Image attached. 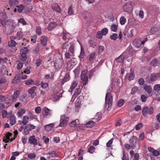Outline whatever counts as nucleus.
<instances>
[{
    "instance_id": "f257e3e1",
    "label": "nucleus",
    "mask_w": 160,
    "mask_h": 160,
    "mask_svg": "<svg viewBox=\"0 0 160 160\" xmlns=\"http://www.w3.org/2000/svg\"><path fill=\"white\" fill-rule=\"evenodd\" d=\"M18 0H11V8H14L13 11L16 12L17 11L16 7H18L17 11L19 13H21L24 9L25 7L22 4L18 6Z\"/></svg>"
},
{
    "instance_id": "f03ea898",
    "label": "nucleus",
    "mask_w": 160,
    "mask_h": 160,
    "mask_svg": "<svg viewBox=\"0 0 160 160\" xmlns=\"http://www.w3.org/2000/svg\"><path fill=\"white\" fill-rule=\"evenodd\" d=\"M135 3L132 2L128 1L126 2L123 7L124 11L128 13L131 12L133 7L135 6Z\"/></svg>"
},
{
    "instance_id": "7ed1b4c3",
    "label": "nucleus",
    "mask_w": 160,
    "mask_h": 160,
    "mask_svg": "<svg viewBox=\"0 0 160 160\" xmlns=\"http://www.w3.org/2000/svg\"><path fill=\"white\" fill-rule=\"evenodd\" d=\"M154 112V108L152 106L150 107L149 108L148 106H144L142 109V114L144 117H147L148 113L150 115L153 114Z\"/></svg>"
},
{
    "instance_id": "20e7f679",
    "label": "nucleus",
    "mask_w": 160,
    "mask_h": 160,
    "mask_svg": "<svg viewBox=\"0 0 160 160\" xmlns=\"http://www.w3.org/2000/svg\"><path fill=\"white\" fill-rule=\"evenodd\" d=\"M63 64V61L62 56L57 57L54 62L55 68L57 69H60Z\"/></svg>"
},
{
    "instance_id": "39448f33",
    "label": "nucleus",
    "mask_w": 160,
    "mask_h": 160,
    "mask_svg": "<svg viewBox=\"0 0 160 160\" xmlns=\"http://www.w3.org/2000/svg\"><path fill=\"white\" fill-rule=\"evenodd\" d=\"M132 137V138L129 140V142L131 145V148L132 149H134L137 143L138 142L139 143L140 141L136 136H133Z\"/></svg>"
},
{
    "instance_id": "423d86ee",
    "label": "nucleus",
    "mask_w": 160,
    "mask_h": 160,
    "mask_svg": "<svg viewBox=\"0 0 160 160\" xmlns=\"http://www.w3.org/2000/svg\"><path fill=\"white\" fill-rule=\"evenodd\" d=\"M112 97L111 92L107 93L105 97V103L108 104V108L111 107L113 101Z\"/></svg>"
},
{
    "instance_id": "0eeeda50",
    "label": "nucleus",
    "mask_w": 160,
    "mask_h": 160,
    "mask_svg": "<svg viewBox=\"0 0 160 160\" xmlns=\"http://www.w3.org/2000/svg\"><path fill=\"white\" fill-rule=\"evenodd\" d=\"M68 118L65 115H62L61 116L60 123L58 126L60 127H65L68 123Z\"/></svg>"
},
{
    "instance_id": "6e6552de",
    "label": "nucleus",
    "mask_w": 160,
    "mask_h": 160,
    "mask_svg": "<svg viewBox=\"0 0 160 160\" xmlns=\"http://www.w3.org/2000/svg\"><path fill=\"white\" fill-rule=\"evenodd\" d=\"M82 88V87L80 85H78L76 89L75 90L74 93L72 96V100L73 101L75 98L81 93V91Z\"/></svg>"
},
{
    "instance_id": "1a4fd4ad",
    "label": "nucleus",
    "mask_w": 160,
    "mask_h": 160,
    "mask_svg": "<svg viewBox=\"0 0 160 160\" xmlns=\"http://www.w3.org/2000/svg\"><path fill=\"white\" fill-rule=\"evenodd\" d=\"M8 22L7 19V17L6 14H3L2 16V18H0V26H5L7 25V23Z\"/></svg>"
},
{
    "instance_id": "9d476101",
    "label": "nucleus",
    "mask_w": 160,
    "mask_h": 160,
    "mask_svg": "<svg viewBox=\"0 0 160 160\" xmlns=\"http://www.w3.org/2000/svg\"><path fill=\"white\" fill-rule=\"evenodd\" d=\"M77 61L76 58H73L67 63V67L68 68H72L77 63Z\"/></svg>"
},
{
    "instance_id": "9b49d317",
    "label": "nucleus",
    "mask_w": 160,
    "mask_h": 160,
    "mask_svg": "<svg viewBox=\"0 0 160 160\" xmlns=\"http://www.w3.org/2000/svg\"><path fill=\"white\" fill-rule=\"evenodd\" d=\"M150 77L152 82L156 81L158 78H160V72L158 73H153L150 74Z\"/></svg>"
},
{
    "instance_id": "f8f14e48",
    "label": "nucleus",
    "mask_w": 160,
    "mask_h": 160,
    "mask_svg": "<svg viewBox=\"0 0 160 160\" xmlns=\"http://www.w3.org/2000/svg\"><path fill=\"white\" fill-rule=\"evenodd\" d=\"M52 9L58 13H61V9L59 5L57 3H53L51 6Z\"/></svg>"
},
{
    "instance_id": "ddd939ff",
    "label": "nucleus",
    "mask_w": 160,
    "mask_h": 160,
    "mask_svg": "<svg viewBox=\"0 0 160 160\" xmlns=\"http://www.w3.org/2000/svg\"><path fill=\"white\" fill-rule=\"evenodd\" d=\"M28 142L30 144H33L34 145H37L38 144L37 140L35 138L34 135L30 137Z\"/></svg>"
},
{
    "instance_id": "4468645a",
    "label": "nucleus",
    "mask_w": 160,
    "mask_h": 160,
    "mask_svg": "<svg viewBox=\"0 0 160 160\" xmlns=\"http://www.w3.org/2000/svg\"><path fill=\"white\" fill-rule=\"evenodd\" d=\"M37 87L36 86H33L29 89L28 91V93L30 94L31 96L33 98H34V97L32 96V95L33 96H36V92H35V91L37 89Z\"/></svg>"
},
{
    "instance_id": "2eb2a0df",
    "label": "nucleus",
    "mask_w": 160,
    "mask_h": 160,
    "mask_svg": "<svg viewBox=\"0 0 160 160\" xmlns=\"http://www.w3.org/2000/svg\"><path fill=\"white\" fill-rule=\"evenodd\" d=\"M20 93V92L19 90H16L14 91V94L11 96L12 99H13V102H15L16 101L18 98L19 96Z\"/></svg>"
},
{
    "instance_id": "dca6fc26",
    "label": "nucleus",
    "mask_w": 160,
    "mask_h": 160,
    "mask_svg": "<svg viewBox=\"0 0 160 160\" xmlns=\"http://www.w3.org/2000/svg\"><path fill=\"white\" fill-rule=\"evenodd\" d=\"M61 36L64 41L66 40L67 39H69L70 38L69 34L67 32L63 31L61 35Z\"/></svg>"
},
{
    "instance_id": "f3484780",
    "label": "nucleus",
    "mask_w": 160,
    "mask_h": 160,
    "mask_svg": "<svg viewBox=\"0 0 160 160\" xmlns=\"http://www.w3.org/2000/svg\"><path fill=\"white\" fill-rule=\"evenodd\" d=\"M96 58V53L95 52H92L89 54V62L92 63L93 62L94 60Z\"/></svg>"
},
{
    "instance_id": "a211bd4d",
    "label": "nucleus",
    "mask_w": 160,
    "mask_h": 160,
    "mask_svg": "<svg viewBox=\"0 0 160 160\" xmlns=\"http://www.w3.org/2000/svg\"><path fill=\"white\" fill-rule=\"evenodd\" d=\"M70 75L68 73H66L64 78L62 80L61 83L63 85L66 82L70 80Z\"/></svg>"
},
{
    "instance_id": "6ab92c4d",
    "label": "nucleus",
    "mask_w": 160,
    "mask_h": 160,
    "mask_svg": "<svg viewBox=\"0 0 160 160\" xmlns=\"http://www.w3.org/2000/svg\"><path fill=\"white\" fill-rule=\"evenodd\" d=\"M132 44L135 47L138 48L141 46V41L138 39H135L132 42Z\"/></svg>"
},
{
    "instance_id": "aec40b11",
    "label": "nucleus",
    "mask_w": 160,
    "mask_h": 160,
    "mask_svg": "<svg viewBox=\"0 0 160 160\" xmlns=\"http://www.w3.org/2000/svg\"><path fill=\"white\" fill-rule=\"evenodd\" d=\"M85 55V52L83 48L81 47V52L79 55L78 56L80 60L82 61L84 60V58Z\"/></svg>"
},
{
    "instance_id": "412c9836",
    "label": "nucleus",
    "mask_w": 160,
    "mask_h": 160,
    "mask_svg": "<svg viewBox=\"0 0 160 160\" xmlns=\"http://www.w3.org/2000/svg\"><path fill=\"white\" fill-rule=\"evenodd\" d=\"M10 137V132H8V133L5 134L3 138V141L5 143H7L9 142Z\"/></svg>"
},
{
    "instance_id": "4be33fe9",
    "label": "nucleus",
    "mask_w": 160,
    "mask_h": 160,
    "mask_svg": "<svg viewBox=\"0 0 160 160\" xmlns=\"http://www.w3.org/2000/svg\"><path fill=\"white\" fill-rule=\"evenodd\" d=\"M47 41L48 38L46 36H42L41 38V43L43 46H45L47 45Z\"/></svg>"
},
{
    "instance_id": "5701e85b",
    "label": "nucleus",
    "mask_w": 160,
    "mask_h": 160,
    "mask_svg": "<svg viewBox=\"0 0 160 160\" xmlns=\"http://www.w3.org/2000/svg\"><path fill=\"white\" fill-rule=\"evenodd\" d=\"M57 25V24L54 22H51L50 23L48 27V29L49 31L52 30Z\"/></svg>"
},
{
    "instance_id": "b1692460",
    "label": "nucleus",
    "mask_w": 160,
    "mask_h": 160,
    "mask_svg": "<svg viewBox=\"0 0 160 160\" xmlns=\"http://www.w3.org/2000/svg\"><path fill=\"white\" fill-rule=\"evenodd\" d=\"M50 110L48 108L44 109L42 111V114L44 117L47 118L48 116L51 115L50 113Z\"/></svg>"
},
{
    "instance_id": "393cba45",
    "label": "nucleus",
    "mask_w": 160,
    "mask_h": 160,
    "mask_svg": "<svg viewBox=\"0 0 160 160\" xmlns=\"http://www.w3.org/2000/svg\"><path fill=\"white\" fill-rule=\"evenodd\" d=\"M21 80V78L19 76H15L12 80V83L14 85L17 84Z\"/></svg>"
},
{
    "instance_id": "a878e982",
    "label": "nucleus",
    "mask_w": 160,
    "mask_h": 160,
    "mask_svg": "<svg viewBox=\"0 0 160 160\" xmlns=\"http://www.w3.org/2000/svg\"><path fill=\"white\" fill-rule=\"evenodd\" d=\"M78 84V81H73L69 90L70 92H72Z\"/></svg>"
},
{
    "instance_id": "bb28decb",
    "label": "nucleus",
    "mask_w": 160,
    "mask_h": 160,
    "mask_svg": "<svg viewBox=\"0 0 160 160\" xmlns=\"http://www.w3.org/2000/svg\"><path fill=\"white\" fill-rule=\"evenodd\" d=\"M95 124V122L92 121H91L88 122L85 126L86 128H91L93 127Z\"/></svg>"
},
{
    "instance_id": "cd10ccee",
    "label": "nucleus",
    "mask_w": 160,
    "mask_h": 160,
    "mask_svg": "<svg viewBox=\"0 0 160 160\" xmlns=\"http://www.w3.org/2000/svg\"><path fill=\"white\" fill-rule=\"evenodd\" d=\"M144 89L148 94L151 93L152 91V88L149 85H146L145 86L144 88Z\"/></svg>"
},
{
    "instance_id": "c85d7f7f",
    "label": "nucleus",
    "mask_w": 160,
    "mask_h": 160,
    "mask_svg": "<svg viewBox=\"0 0 160 160\" xmlns=\"http://www.w3.org/2000/svg\"><path fill=\"white\" fill-rule=\"evenodd\" d=\"M54 126V124L53 123H51L49 124L46 125L44 127V128L47 131H50L52 128Z\"/></svg>"
},
{
    "instance_id": "c756f323",
    "label": "nucleus",
    "mask_w": 160,
    "mask_h": 160,
    "mask_svg": "<svg viewBox=\"0 0 160 160\" xmlns=\"http://www.w3.org/2000/svg\"><path fill=\"white\" fill-rule=\"evenodd\" d=\"M16 118L14 115H11V125H13L16 122Z\"/></svg>"
},
{
    "instance_id": "7c9ffc66",
    "label": "nucleus",
    "mask_w": 160,
    "mask_h": 160,
    "mask_svg": "<svg viewBox=\"0 0 160 160\" xmlns=\"http://www.w3.org/2000/svg\"><path fill=\"white\" fill-rule=\"evenodd\" d=\"M81 79L83 81V85H86L88 81V76L87 75L81 76Z\"/></svg>"
},
{
    "instance_id": "2f4dec72",
    "label": "nucleus",
    "mask_w": 160,
    "mask_h": 160,
    "mask_svg": "<svg viewBox=\"0 0 160 160\" xmlns=\"http://www.w3.org/2000/svg\"><path fill=\"white\" fill-rule=\"evenodd\" d=\"M88 44L90 47L94 48L97 46V43L93 40H89L88 41Z\"/></svg>"
},
{
    "instance_id": "473e14b6",
    "label": "nucleus",
    "mask_w": 160,
    "mask_h": 160,
    "mask_svg": "<svg viewBox=\"0 0 160 160\" xmlns=\"http://www.w3.org/2000/svg\"><path fill=\"white\" fill-rule=\"evenodd\" d=\"M116 61L118 62L121 63L124 60V56L123 55H121L115 59Z\"/></svg>"
},
{
    "instance_id": "72a5a7b5",
    "label": "nucleus",
    "mask_w": 160,
    "mask_h": 160,
    "mask_svg": "<svg viewBox=\"0 0 160 160\" xmlns=\"http://www.w3.org/2000/svg\"><path fill=\"white\" fill-rule=\"evenodd\" d=\"M29 51V50L27 47H23L21 49L20 53L22 54L24 53L25 54H27L28 53Z\"/></svg>"
},
{
    "instance_id": "f704fd0d",
    "label": "nucleus",
    "mask_w": 160,
    "mask_h": 160,
    "mask_svg": "<svg viewBox=\"0 0 160 160\" xmlns=\"http://www.w3.org/2000/svg\"><path fill=\"white\" fill-rule=\"evenodd\" d=\"M57 153L58 152L57 151H52L51 152H48L47 153V154L50 155L51 157L54 158L56 156Z\"/></svg>"
},
{
    "instance_id": "c9c22d12",
    "label": "nucleus",
    "mask_w": 160,
    "mask_h": 160,
    "mask_svg": "<svg viewBox=\"0 0 160 160\" xmlns=\"http://www.w3.org/2000/svg\"><path fill=\"white\" fill-rule=\"evenodd\" d=\"M26 111L23 108L19 109L18 112V117H21L22 115L25 113Z\"/></svg>"
},
{
    "instance_id": "e433bc0d",
    "label": "nucleus",
    "mask_w": 160,
    "mask_h": 160,
    "mask_svg": "<svg viewBox=\"0 0 160 160\" xmlns=\"http://www.w3.org/2000/svg\"><path fill=\"white\" fill-rule=\"evenodd\" d=\"M65 57L67 58H69L71 57H74V53H72L70 52H66L65 54Z\"/></svg>"
},
{
    "instance_id": "4c0bfd02",
    "label": "nucleus",
    "mask_w": 160,
    "mask_h": 160,
    "mask_svg": "<svg viewBox=\"0 0 160 160\" xmlns=\"http://www.w3.org/2000/svg\"><path fill=\"white\" fill-rule=\"evenodd\" d=\"M150 64L153 66H158V60L155 58H153L150 62Z\"/></svg>"
},
{
    "instance_id": "58836bf2",
    "label": "nucleus",
    "mask_w": 160,
    "mask_h": 160,
    "mask_svg": "<svg viewBox=\"0 0 160 160\" xmlns=\"http://www.w3.org/2000/svg\"><path fill=\"white\" fill-rule=\"evenodd\" d=\"M29 119V117L27 116H24L22 119V123L24 125H26L28 122Z\"/></svg>"
},
{
    "instance_id": "ea45409f",
    "label": "nucleus",
    "mask_w": 160,
    "mask_h": 160,
    "mask_svg": "<svg viewBox=\"0 0 160 160\" xmlns=\"http://www.w3.org/2000/svg\"><path fill=\"white\" fill-rule=\"evenodd\" d=\"M68 51V52H71L72 53H74L75 46L73 44H72L71 45Z\"/></svg>"
},
{
    "instance_id": "a19ab883",
    "label": "nucleus",
    "mask_w": 160,
    "mask_h": 160,
    "mask_svg": "<svg viewBox=\"0 0 160 160\" xmlns=\"http://www.w3.org/2000/svg\"><path fill=\"white\" fill-rule=\"evenodd\" d=\"M158 29L157 28L153 27L150 29V32L152 34H154L158 31Z\"/></svg>"
},
{
    "instance_id": "79ce46f5",
    "label": "nucleus",
    "mask_w": 160,
    "mask_h": 160,
    "mask_svg": "<svg viewBox=\"0 0 160 160\" xmlns=\"http://www.w3.org/2000/svg\"><path fill=\"white\" fill-rule=\"evenodd\" d=\"M95 148L93 146H91L88 149V151L90 153H92L95 151Z\"/></svg>"
},
{
    "instance_id": "37998d69",
    "label": "nucleus",
    "mask_w": 160,
    "mask_h": 160,
    "mask_svg": "<svg viewBox=\"0 0 160 160\" xmlns=\"http://www.w3.org/2000/svg\"><path fill=\"white\" fill-rule=\"evenodd\" d=\"M26 126L27 127V128H28V130L30 131L35 129L36 128L35 126L32 124H28Z\"/></svg>"
},
{
    "instance_id": "c03bdc74",
    "label": "nucleus",
    "mask_w": 160,
    "mask_h": 160,
    "mask_svg": "<svg viewBox=\"0 0 160 160\" xmlns=\"http://www.w3.org/2000/svg\"><path fill=\"white\" fill-rule=\"evenodd\" d=\"M21 58H20V59H21V61L22 62H24L26 61L27 58V54H22L21 53Z\"/></svg>"
},
{
    "instance_id": "a18cd8bd",
    "label": "nucleus",
    "mask_w": 160,
    "mask_h": 160,
    "mask_svg": "<svg viewBox=\"0 0 160 160\" xmlns=\"http://www.w3.org/2000/svg\"><path fill=\"white\" fill-rule=\"evenodd\" d=\"M36 157V155L34 153H30L28 155V157L30 159H33Z\"/></svg>"
},
{
    "instance_id": "49530a36",
    "label": "nucleus",
    "mask_w": 160,
    "mask_h": 160,
    "mask_svg": "<svg viewBox=\"0 0 160 160\" xmlns=\"http://www.w3.org/2000/svg\"><path fill=\"white\" fill-rule=\"evenodd\" d=\"M116 127L120 126L121 125V119L119 118H117V119L116 120Z\"/></svg>"
},
{
    "instance_id": "de8ad7c7",
    "label": "nucleus",
    "mask_w": 160,
    "mask_h": 160,
    "mask_svg": "<svg viewBox=\"0 0 160 160\" xmlns=\"http://www.w3.org/2000/svg\"><path fill=\"white\" fill-rule=\"evenodd\" d=\"M36 32L38 35H41L42 33L41 27L40 26H38L36 28Z\"/></svg>"
},
{
    "instance_id": "09e8293b",
    "label": "nucleus",
    "mask_w": 160,
    "mask_h": 160,
    "mask_svg": "<svg viewBox=\"0 0 160 160\" xmlns=\"http://www.w3.org/2000/svg\"><path fill=\"white\" fill-rule=\"evenodd\" d=\"M69 44H68V42H66L64 43L62 45V49L64 50L67 49L68 46H69Z\"/></svg>"
},
{
    "instance_id": "8fccbe9b",
    "label": "nucleus",
    "mask_w": 160,
    "mask_h": 160,
    "mask_svg": "<svg viewBox=\"0 0 160 160\" xmlns=\"http://www.w3.org/2000/svg\"><path fill=\"white\" fill-rule=\"evenodd\" d=\"M31 68V66H28L26 68L23 72L27 74H29L30 73V69Z\"/></svg>"
},
{
    "instance_id": "3c124183",
    "label": "nucleus",
    "mask_w": 160,
    "mask_h": 160,
    "mask_svg": "<svg viewBox=\"0 0 160 160\" xmlns=\"http://www.w3.org/2000/svg\"><path fill=\"white\" fill-rule=\"evenodd\" d=\"M19 23H22L23 25H26L27 24L26 21L23 18H21L18 20Z\"/></svg>"
},
{
    "instance_id": "603ef678",
    "label": "nucleus",
    "mask_w": 160,
    "mask_h": 160,
    "mask_svg": "<svg viewBox=\"0 0 160 160\" xmlns=\"http://www.w3.org/2000/svg\"><path fill=\"white\" fill-rule=\"evenodd\" d=\"M117 27L118 25L116 24H113L111 26L112 31L115 32H116L117 30Z\"/></svg>"
},
{
    "instance_id": "864d4df0",
    "label": "nucleus",
    "mask_w": 160,
    "mask_h": 160,
    "mask_svg": "<svg viewBox=\"0 0 160 160\" xmlns=\"http://www.w3.org/2000/svg\"><path fill=\"white\" fill-rule=\"evenodd\" d=\"M34 81L32 79L26 80L25 82V84L27 85H29L33 84Z\"/></svg>"
},
{
    "instance_id": "5fc2aeb1",
    "label": "nucleus",
    "mask_w": 160,
    "mask_h": 160,
    "mask_svg": "<svg viewBox=\"0 0 160 160\" xmlns=\"http://www.w3.org/2000/svg\"><path fill=\"white\" fill-rule=\"evenodd\" d=\"M18 130L16 129L14 131V137L13 138H11V142L14 140L17 137V135L18 134Z\"/></svg>"
},
{
    "instance_id": "6e6d98bb",
    "label": "nucleus",
    "mask_w": 160,
    "mask_h": 160,
    "mask_svg": "<svg viewBox=\"0 0 160 160\" xmlns=\"http://www.w3.org/2000/svg\"><path fill=\"white\" fill-rule=\"evenodd\" d=\"M124 102V100L122 99H120L118 102L117 105L118 107H121L123 104Z\"/></svg>"
},
{
    "instance_id": "4d7b16f0",
    "label": "nucleus",
    "mask_w": 160,
    "mask_h": 160,
    "mask_svg": "<svg viewBox=\"0 0 160 160\" xmlns=\"http://www.w3.org/2000/svg\"><path fill=\"white\" fill-rule=\"evenodd\" d=\"M135 77V75L134 74V73L132 72H131L130 74H129V75L128 77V80L129 81H131L132 80L134 79V78Z\"/></svg>"
},
{
    "instance_id": "13d9d810",
    "label": "nucleus",
    "mask_w": 160,
    "mask_h": 160,
    "mask_svg": "<svg viewBox=\"0 0 160 160\" xmlns=\"http://www.w3.org/2000/svg\"><path fill=\"white\" fill-rule=\"evenodd\" d=\"M40 85L41 87L44 89L46 88L48 86V83H44L42 82H41Z\"/></svg>"
},
{
    "instance_id": "bf43d9fd",
    "label": "nucleus",
    "mask_w": 160,
    "mask_h": 160,
    "mask_svg": "<svg viewBox=\"0 0 160 160\" xmlns=\"http://www.w3.org/2000/svg\"><path fill=\"white\" fill-rule=\"evenodd\" d=\"M126 21L125 18L124 17H122L120 18V23L122 25H124Z\"/></svg>"
},
{
    "instance_id": "052dcab7",
    "label": "nucleus",
    "mask_w": 160,
    "mask_h": 160,
    "mask_svg": "<svg viewBox=\"0 0 160 160\" xmlns=\"http://www.w3.org/2000/svg\"><path fill=\"white\" fill-rule=\"evenodd\" d=\"M101 32L103 35H106L108 32V30L107 28H104Z\"/></svg>"
},
{
    "instance_id": "680f3d73",
    "label": "nucleus",
    "mask_w": 160,
    "mask_h": 160,
    "mask_svg": "<svg viewBox=\"0 0 160 160\" xmlns=\"http://www.w3.org/2000/svg\"><path fill=\"white\" fill-rule=\"evenodd\" d=\"M154 90L156 91H159L160 90V84L155 85L154 86Z\"/></svg>"
},
{
    "instance_id": "e2e57ef3",
    "label": "nucleus",
    "mask_w": 160,
    "mask_h": 160,
    "mask_svg": "<svg viewBox=\"0 0 160 160\" xmlns=\"http://www.w3.org/2000/svg\"><path fill=\"white\" fill-rule=\"evenodd\" d=\"M138 89V88L137 86L133 87L131 89V93L132 94H134Z\"/></svg>"
},
{
    "instance_id": "0e129e2a",
    "label": "nucleus",
    "mask_w": 160,
    "mask_h": 160,
    "mask_svg": "<svg viewBox=\"0 0 160 160\" xmlns=\"http://www.w3.org/2000/svg\"><path fill=\"white\" fill-rule=\"evenodd\" d=\"M19 62V63L18 64L17 68V69H20L22 67L23 63L22 62H19V61H17V62Z\"/></svg>"
},
{
    "instance_id": "69168bd1",
    "label": "nucleus",
    "mask_w": 160,
    "mask_h": 160,
    "mask_svg": "<svg viewBox=\"0 0 160 160\" xmlns=\"http://www.w3.org/2000/svg\"><path fill=\"white\" fill-rule=\"evenodd\" d=\"M103 35L102 33L100 31H98L97 33V37L98 39H101L102 38V36Z\"/></svg>"
},
{
    "instance_id": "338daca9",
    "label": "nucleus",
    "mask_w": 160,
    "mask_h": 160,
    "mask_svg": "<svg viewBox=\"0 0 160 160\" xmlns=\"http://www.w3.org/2000/svg\"><path fill=\"white\" fill-rule=\"evenodd\" d=\"M110 38L111 39L115 40L118 38V35L116 33L113 34L112 35L110 36Z\"/></svg>"
},
{
    "instance_id": "774afa93",
    "label": "nucleus",
    "mask_w": 160,
    "mask_h": 160,
    "mask_svg": "<svg viewBox=\"0 0 160 160\" xmlns=\"http://www.w3.org/2000/svg\"><path fill=\"white\" fill-rule=\"evenodd\" d=\"M39 48L38 46H37V47L33 50V52L35 54H37L39 51Z\"/></svg>"
}]
</instances>
